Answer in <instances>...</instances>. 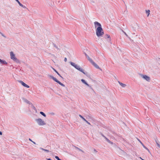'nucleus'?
<instances>
[{"mask_svg":"<svg viewBox=\"0 0 160 160\" xmlns=\"http://www.w3.org/2000/svg\"><path fill=\"white\" fill-rule=\"evenodd\" d=\"M35 120L37 124L39 126H43L46 124V122L41 118L36 119Z\"/></svg>","mask_w":160,"mask_h":160,"instance_id":"nucleus-1","label":"nucleus"},{"mask_svg":"<svg viewBox=\"0 0 160 160\" xmlns=\"http://www.w3.org/2000/svg\"><path fill=\"white\" fill-rule=\"evenodd\" d=\"M70 64L73 67H74L75 68L80 71V72H82L85 74H86V73L84 72V70L82 68H81L79 66L76 64L75 63L71 62H70Z\"/></svg>","mask_w":160,"mask_h":160,"instance_id":"nucleus-2","label":"nucleus"},{"mask_svg":"<svg viewBox=\"0 0 160 160\" xmlns=\"http://www.w3.org/2000/svg\"><path fill=\"white\" fill-rule=\"evenodd\" d=\"M96 33L97 36L99 37H102L104 34L103 30L102 28L96 30Z\"/></svg>","mask_w":160,"mask_h":160,"instance_id":"nucleus-3","label":"nucleus"},{"mask_svg":"<svg viewBox=\"0 0 160 160\" xmlns=\"http://www.w3.org/2000/svg\"><path fill=\"white\" fill-rule=\"evenodd\" d=\"M10 56L11 58L16 62L19 63V61L15 57V55L12 52H10Z\"/></svg>","mask_w":160,"mask_h":160,"instance_id":"nucleus-4","label":"nucleus"},{"mask_svg":"<svg viewBox=\"0 0 160 160\" xmlns=\"http://www.w3.org/2000/svg\"><path fill=\"white\" fill-rule=\"evenodd\" d=\"M140 76L141 78H142L143 80L146 81H147L149 82L151 80L150 78L146 75L140 74Z\"/></svg>","mask_w":160,"mask_h":160,"instance_id":"nucleus-5","label":"nucleus"},{"mask_svg":"<svg viewBox=\"0 0 160 160\" xmlns=\"http://www.w3.org/2000/svg\"><path fill=\"white\" fill-rule=\"evenodd\" d=\"M48 77L52 79L54 81L56 82L57 83H59L60 85L62 86H63V87L65 86V85L61 83L60 81H58L56 78H54L53 76L51 75H48Z\"/></svg>","mask_w":160,"mask_h":160,"instance_id":"nucleus-6","label":"nucleus"},{"mask_svg":"<svg viewBox=\"0 0 160 160\" xmlns=\"http://www.w3.org/2000/svg\"><path fill=\"white\" fill-rule=\"evenodd\" d=\"M94 25L96 30L102 28L101 24L97 22H94Z\"/></svg>","mask_w":160,"mask_h":160,"instance_id":"nucleus-7","label":"nucleus"},{"mask_svg":"<svg viewBox=\"0 0 160 160\" xmlns=\"http://www.w3.org/2000/svg\"><path fill=\"white\" fill-rule=\"evenodd\" d=\"M19 82L24 87L27 88H29V86L26 84V83H25L24 82H23V81H19Z\"/></svg>","mask_w":160,"mask_h":160,"instance_id":"nucleus-8","label":"nucleus"},{"mask_svg":"<svg viewBox=\"0 0 160 160\" xmlns=\"http://www.w3.org/2000/svg\"><path fill=\"white\" fill-rule=\"evenodd\" d=\"M81 81L84 84H85L87 86H88L90 88H91V87L87 82L85 80H84V79H82L81 80Z\"/></svg>","mask_w":160,"mask_h":160,"instance_id":"nucleus-9","label":"nucleus"},{"mask_svg":"<svg viewBox=\"0 0 160 160\" xmlns=\"http://www.w3.org/2000/svg\"><path fill=\"white\" fill-rule=\"evenodd\" d=\"M91 63L93 65L95 68H97L98 69H100V68L99 66L96 64V63L94 62L93 61Z\"/></svg>","mask_w":160,"mask_h":160,"instance_id":"nucleus-10","label":"nucleus"},{"mask_svg":"<svg viewBox=\"0 0 160 160\" xmlns=\"http://www.w3.org/2000/svg\"><path fill=\"white\" fill-rule=\"evenodd\" d=\"M118 82L119 83V84L123 88L125 87L126 86V84H123L119 81H118Z\"/></svg>","mask_w":160,"mask_h":160,"instance_id":"nucleus-11","label":"nucleus"},{"mask_svg":"<svg viewBox=\"0 0 160 160\" xmlns=\"http://www.w3.org/2000/svg\"><path fill=\"white\" fill-rule=\"evenodd\" d=\"M0 62H1V63H2L4 64H7V62L6 61H5L4 60H1L0 59Z\"/></svg>","mask_w":160,"mask_h":160,"instance_id":"nucleus-12","label":"nucleus"},{"mask_svg":"<svg viewBox=\"0 0 160 160\" xmlns=\"http://www.w3.org/2000/svg\"><path fill=\"white\" fill-rule=\"evenodd\" d=\"M86 56L87 58L91 63L93 61V60L88 56L86 55Z\"/></svg>","mask_w":160,"mask_h":160,"instance_id":"nucleus-13","label":"nucleus"},{"mask_svg":"<svg viewBox=\"0 0 160 160\" xmlns=\"http://www.w3.org/2000/svg\"><path fill=\"white\" fill-rule=\"evenodd\" d=\"M146 13L147 14V17H148V16H149V14H150V11L149 10H146Z\"/></svg>","mask_w":160,"mask_h":160,"instance_id":"nucleus-14","label":"nucleus"},{"mask_svg":"<svg viewBox=\"0 0 160 160\" xmlns=\"http://www.w3.org/2000/svg\"><path fill=\"white\" fill-rule=\"evenodd\" d=\"M140 142L142 145L143 146V148L146 150H147L148 151V152H149V149L147 148H146L140 141Z\"/></svg>","mask_w":160,"mask_h":160,"instance_id":"nucleus-15","label":"nucleus"},{"mask_svg":"<svg viewBox=\"0 0 160 160\" xmlns=\"http://www.w3.org/2000/svg\"><path fill=\"white\" fill-rule=\"evenodd\" d=\"M40 149L45 151V152H49V151L48 150H47V149H44L42 148H40Z\"/></svg>","mask_w":160,"mask_h":160,"instance_id":"nucleus-16","label":"nucleus"},{"mask_svg":"<svg viewBox=\"0 0 160 160\" xmlns=\"http://www.w3.org/2000/svg\"><path fill=\"white\" fill-rule=\"evenodd\" d=\"M40 114H41L44 117H46V114L43 112H40Z\"/></svg>","mask_w":160,"mask_h":160,"instance_id":"nucleus-17","label":"nucleus"},{"mask_svg":"<svg viewBox=\"0 0 160 160\" xmlns=\"http://www.w3.org/2000/svg\"><path fill=\"white\" fill-rule=\"evenodd\" d=\"M53 69L54 71L56 72L61 77H62V76L60 75L58 72L55 70L54 68H53Z\"/></svg>","mask_w":160,"mask_h":160,"instance_id":"nucleus-18","label":"nucleus"},{"mask_svg":"<svg viewBox=\"0 0 160 160\" xmlns=\"http://www.w3.org/2000/svg\"><path fill=\"white\" fill-rule=\"evenodd\" d=\"M79 116L84 121H85L86 120L84 118H83L81 115H79Z\"/></svg>","mask_w":160,"mask_h":160,"instance_id":"nucleus-19","label":"nucleus"},{"mask_svg":"<svg viewBox=\"0 0 160 160\" xmlns=\"http://www.w3.org/2000/svg\"><path fill=\"white\" fill-rule=\"evenodd\" d=\"M106 138V140L108 142H109L111 144H112V143L111 142L109 139H108V138Z\"/></svg>","mask_w":160,"mask_h":160,"instance_id":"nucleus-20","label":"nucleus"},{"mask_svg":"<svg viewBox=\"0 0 160 160\" xmlns=\"http://www.w3.org/2000/svg\"><path fill=\"white\" fill-rule=\"evenodd\" d=\"M55 158L58 160H62L61 159H60L59 157L57 156H55Z\"/></svg>","mask_w":160,"mask_h":160,"instance_id":"nucleus-21","label":"nucleus"},{"mask_svg":"<svg viewBox=\"0 0 160 160\" xmlns=\"http://www.w3.org/2000/svg\"><path fill=\"white\" fill-rule=\"evenodd\" d=\"M85 122L88 124H89V125H91L90 123L89 122H88L86 120H85Z\"/></svg>","mask_w":160,"mask_h":160,"instance_id":"nucleus-22","label":"nucleus"},{"mask_svg":"<svg viewBox=\"0 0 160 160\" xmlns=\"http://www.w3.org/2000/svg\"><path fill=\"white\" fill-rule=\"evenodd\" d=\"M85 122L88 124H89V125H91L90 123L89 122H88L86 120H85Z\"/></svg>","mask_w":160,"mask_h":160,"instance_id":"nucleus-23","label":"nucleus"},{"mask_svg":"<svg viewBox=\"0 0 160 160\" xmlns=\"http://www.w3.org/2000/svg\"><path fill=\"white\" fill-rule=\"evenodd\" d=\"M85 122L88 124H89V125H91L90 123L89 122H88L86 120H85Z\"/></svg>","mask_w":160,"mask_h":160,"instance_id":"nucleus-24","label":"nucleus"},{"mask_svg":"<svg viewBox=\"0 0 160 160\" xmlns=\"http://www.w3.org/2000/svg\"><path fill=\"white\" fill-rule=\"evenodd\" d=\"M15 1L18 3L19 5L20 4H21V3L18 0H15Z\"/></svg>","mask_w":160,"mask_h":160,"instance_id":"nucleus-25","label":"nucleus"},{"mask_svg":"<svg viewBox=\"0 0 160 160\" xmlns=\"http://www.w3.org/2000/svg\"><path fill=\"white\" fill-rule=\"evenodd\" d=\"M22 7L23 8H24V9H26V8H27L25 6H24V5H23V7Z\"/></svg>","mask_w":160,"mask_h":160,"instance_id":"nucleus-26","label":"nucleus"},{"mask_svg":"<svg viewBox=\"0 0 160 160\" xmlns=\"http://www.w3.org/2000/svg\"><path fill=\"white\" fill-rule=\"evenodd\" d=\"M64 61L65 62H66L67 61V59L66 58H65L64 59Z\"/></svg>","mask_w":160,"mask_h":160,"instance_id":"nucleus-27","label":"nucleus"},{"mask_svg":"<svg viewBox=\"0 0 160 160\" xmlns=\"http://www.w3.org/2000/svg\"><path fill=\"white\" fill-rule=\"evenodd\" d=\"M106 36H107V37L108 38H110V36L108 35H107Z\"/></svg>","mask_w":160,"mask_h":160,"instance_id":"nucleus-28","label":"nucleus"},{"mask_svg":"<svg viewBox=\"0 0 160 160\" xmlns=\"http://www.w3.org/2000/svg\"><path fill=\"white\" fill-rule=\"evenodd\" d=\"M20 6L22 7H23V5L21 3V4H20L19 5Z\"/></svg>","mask_w":160,"mask_h":160,"instance_id":"nucleus-29","label":"nucleus"},{"mask_svg":"<svg viewBox=\"0 0 160 160\" xmlns=\"http://www.w3.org/2000/svg\"><path fill=\"white\" fill-rule=\"evenodd\" d=\"M124 33L127 36V37H128V35H127V34L126 33V32H124Z\"/></svg>","mask_w":160,"mask_h":160,"instance_id":"nucleus-30","label":"nucleus"},{"mask_svg":"<svg viewBox=\"0 0 160 160\" xmlns=\"http://www.w3.org/2000/svg\"><path fill=\"white\" fill-rule=\"evenodd\" d=\"M29 141H30L32 142L33 141L30 138H29Z\"/></svg>","mask_w":160,"mask_h":160,"instance_id":"nucleus-31","label":"nucleus"},{"mask_svg":"<svg viewBox=\"0 0 160 160\" xmlns=\"http://www.w3.org/2000/svg\"><path fill=\"white\" fill-rule=\"evenodd\" d=\"M157 145H158V146L159 148H160V145L159 144H157Z\"/></svg>","mask_w":160,"mask_h":160,"instance_id":"nucleus-32","label":"nucleus"},{"mask_svg":"<svg viewBox=\"0 0 160 160\" xmlns=\"http://www.w3.org/2000/svg\"><path fill=\"white\" fill-rule=\"evenodd\" d=\"M2 132L1 131H0V135H2Z\"/></svg>","mask_w":160,"mask_h":160,"instance_id":"nucleus-33","label":"nucleus"},{"mask_svg":"<svg viewBox=\"0 0 160 160\" xmlns=\"http://www.w3.org/2000/svg\"><path fill=\"white\" fill-rule=\"evenodd\" d=\"M32 142L34 144H36V143L35 142H34V141H32Z\"/></svg>","mask_w":160,"mask_h":160,"instance_id":"nucleus-34","label":"nucleus"},{"mask_svg":"<svg viewBox=\"0 0 160 160\" xmlns=\"http://www.w3.org/2000/svg\"><path fill=\"white\" fill-rule=\"evenodd\" d=\"M56 48H57L58 49V47L56 46H54Z\"/></svg>","mask_w":160,"mask_h":160,"instance_id":"nucleus-35","label":"nucleus"},{"mask_svg":"<svg viewBox=\"0 0 160 160\" xmlns=\"http://www.w3.org/2000/svg\"><path fill=\"white\" fill-rule=\"evenodd\" d=\"M47 160H52L50 158H48L47 159Z\"/></svg>","mask_w":160,"mask_h":160,"instance_id":"nucleus-36","label":"nucleus"},{"mask_svg":"<svg viewBox=\"0 0 160 160\" xmlns=\"http://www.w3.org/2000/svg\"><path fill=\"white\" fill-rule=\"evenodd\" d=\"M140 158L142 160H144L143 159H142V158H141V157H140Z\"/></svg>","mask_w":160,"mask_h":160,"instance_id":"nucleus-37","label":"nucleus"},{"mask_svg":"<svg viewBox=\"0 0 160 160\" xmlns=\"http://www.w3.org/2000/svg\"><path fill=\"white\" fill-rule=\"evenodd\" d=\"M121 151L122 152H123V153H125V152H123V151H122V150H121Z\"/></svg>","mask_w":160,"mask_h":160,"instance_id":"nucleus-38","label":"nucleus"},{"mask_svg":"<svg viewBox=\"0 0 160 160\" xmlns=\"http://www.w3.org/2000/svg\"><path fill=\"white\" fill-rule=\"evenodd\" d=\"M78 150H79L80 151H82V150H81V149H79V148H78Z\"/></svg>","mask_w":160,"mask_h":160,"instance_id":"nucleus-39","label":"nucleus"},{"mask_svg":"<svg viewBox=\"0 0 160 160\" xmlns=\"http://www.w3.org/2000/svg\"><path fill=\"white\" fill-rule=\"evenodd\" d=\"M2 36H4V35H3V34H2Z\"/></svg>","mask_w":160,"mask_h":160,"instance_id":"nucleus-40","label":"nucleus"}]
</instances>
